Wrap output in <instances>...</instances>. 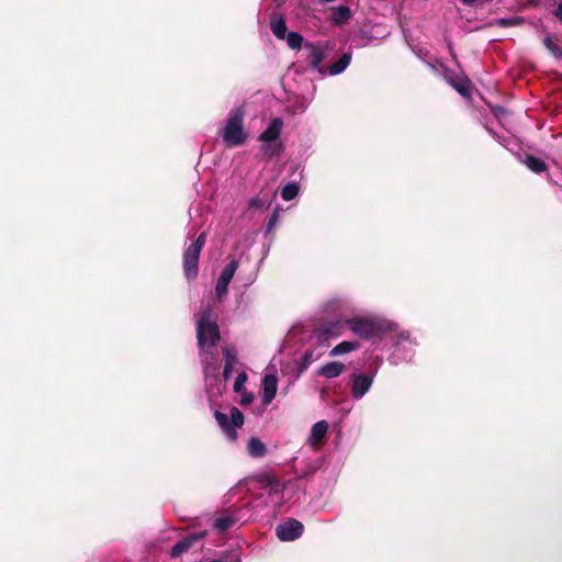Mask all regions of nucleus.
Returning a JSON list of instances; mask_svg holds the SVG:
<instances>
[{
	"mask_svg": "<svg viewBox=\"0 0 562 562\" xmlns=\"http://www.w3.org/2000/svg\"><path fill=\"white\" fill-rule=\"evenodd\" d=\"M279 149H280L279 145L271 144V143H265L261 146V151L263 153V155H266L268 157L274 156L279 151Z\"/></svg>",
	"mask_w": 562,
	"mask_h": 562,
	"instance_id": "35",
	"label": "nucleus"
},
{
	"mask_svg": "<svg viewBox=\"0 0 562 562\" xmlns=\"http://www.w3.org/2000/svg\"><path fill=\"white\" fill-rule=\"evenodd\" d=\"M201 251L195 247H188L183 254V270L188 279L198 276V265Z\"/></svg>",
	"mask_w": 562,
	"mask_h": 562,
	"instance_id": "12",
	"label": "nucleus"
},
{
	"mask_svg": "<svg viewBox=\"0 0 562 562\" xmlns=\"http://www.w3.org/2000/svg\"><path fill=\"white\" fill-rule=\"evenodd\" d=\"M196 317V337L201 361L206 380L215 376L220 370L217 355L213 351L220 340V329L216 322L212 321V308L209 303L201 306Z\"/></svg>",
	"mask_w": 562,
	"mask_h": 562,
	"instance_id": "1",
	"label": "nucleus"
},
{
	"mask_svg": "<svg viewBox=\"0 0 562 562\" xmlns=\"http://www.w3.org/2000/svg\"><path fill=\"white\" fill-rule=\"evenodd\" d=\"M393 351L391 360L397 364L401 361H411L414 356V342L406 331L396 333L391 336Z\"/></svg>",
	"mask_w": 562,
	"mask_h": 562,
	"instance_id": "5",
	"label": "nucleus"
},
{
	"mask_svg": "<svg viewBox=\"0 0 562 562\" xmlns=\"http://www.w3.org/2000/svg\"><path fill=\"white\" fill-rule=\"evenodd\" d=\"M443 77L446 81L451 85L462 97L470 98L471 91H472V85L470 80L462 76V75H456L450 70L443 71Z\"/></svg>",
	"mask_w": 562,
	"mask_h": 562,
	"instance_id": "10",
	"label": "nucleus"
},
{
	"mask_svg": "<svg viewBox=\"0 0 562 562\" xmlns=\"http://www.w3.org/2000/svg\"><path fill=\"white\" fill-rule=\"evenodd\" d=\"M276 220H277V214L274 213V214L272 215V217L270 218V221H269L268 229H271V228L273 227V225H274V223H276Z\"/></svg>",
	"mask_w": 562,
	"mask_h": 562,
	"instance_id": "42",
	"label": "nucleus"
},
{
	"mask_svg": "<svg viewBox=\"0 0 562 562\" xmlns=\"http://www.w3.org/2000/svg\"><path fill=\"white\" fill-rule=\"evenodd\" d=\"M249 206L252 209H265L269 206V201L263 198H252L249 201Z\"/></svg>",
	"mask_w": 562,
	"mask_h": 562,
	"instance_id": "36",
	"label": "nucleus"
},
{
	"mask_svg": "<svg viewBox=\"0 0 562 562\" xmlns=\"http://www.w3.org/2000/svg\"><path fill=\"white\" fill-rule=\"evenodd\" d=\"M215 419L226 438L229 441H235L237 439V429L244 424L243 413L236 407H232L228 415L216 411Z\"/></svg>",
	"mask_w": 562,
	"mask_h": 562,
	"instance_id": "4",
	"label": "nucleus"
},
{
	"mask_svg": "<svg viewBox=\"0 0 562 562\" xmlns=\"http://www.w3.org/2000/svg\"><path fill=\"white\" fill-rule=\"evenodd\" d=\"M278 389V378L276 372H267L262 379V395L261 401L263 405H269L276 397Z\"/></svg>",
	"mask_w": 562,
	"mask_h": 562,
	"instance_id": "13",
	"label": "nucleus"
},
{
	"mask_svg": "<svg viewBox=\"0 0 562 562\" xmlns=\"http://www.w3.org/2000/svg\"><path fill=\"white\" fill-rule=\"evenodd\" d=\"M464 4H468V5H471L473 4L476 0H461Z\"/></svg>",
	"mask_w": 562,
	"mask_h": 562,
	"instance_id": "44",
	"label": "nucleus"
},
{
	"mask_svg": "<svg viewBox=\"0 0 562 562\" xmlns=\"http://www.w3.org/2000/svg\"><path fill=\"white\" fill-rule=\"evenodd\" d=\"M225 366L223 370V379L224 381L228 380L232 376L233 371L238 364L237 355L234 348L227 347L223 351Z\"/></svg>",
	"mask_w": 562,
	"mask_h": 562,
	"instance_id": "19",
	"label": "nucleus"
},
{
	"mask_svg": "<svg viewBox=\"0 0 562 562\" xmlns=\"http://www.w3.org/2000/svg\"><path fill=\"white\" fill-rule=\"evenodd\" d=\"M351 61V53H345L336 63L326 68V75L337 76L342 74Z\"/></svg>",
	"mask_w": 562,
	"mask_h": 562,
	"instance_id": "21",
	"label": "nucleus"
},
{
	"mask_svg": "<svg viewBox=\"0 0 562 562\" xmlns=\"http://www.w3.org/2000/svg\"><path fill=\"white\" fill-rule=\"evenodd\" d=\"M228 284H229V282L225 281L224 279L218 278L216 286H215V294L218 300H222L227 294Z\"/></svg>",
	"mask_w": 562,
	"mask_h": 562,
	"instance_id": "32",
	"label": "nucleus"
},
{
	"mask_svg": "<svg viewBox=\"0 0 562 562\" xmlns=\"http://www.w3.org/2000/svg\"><path fill=\"white\" fill-rule=\"evenodd\" d=\"M305 48L308 50L307 54V64L314 71H317L319 75H326V68L322 66L323 60L327 56V50L322 45L315 44H306Z\"/></svg>",
	"mask_w": 562,
	"mask_h": 562,
	"instance_id": "8",
	"label": "nucleus"
},
{
	"mask_svg": "<svg viewBox=\"0 0 562 562\" xmlns=\"http://www.w3.org/2000/svg\"><path fill=\"white\" fill-rule=\"evenodd\" d=\"M525 22V19L522 16H512V18H501V19H494L490 22L492 26H498V27H512L520 25Z\"/></svg>",
	"mask_w": 562,
	"mask_h": 562,
	"instance_id": "27",
	"label": "nucleus"
},
{
	"mask_svg": "<svg viewBox=\"0 0 562 562\" xmlns=\"http://www.w3.org/2000/svg\"><path fill=\"white\" fill-rule=\"evenodd\" d=\"M238 268V261L233 259L222 270L220 278L224 279L227 282H231L236 270Z\"/></svg>",
	"mask_w": 562,
	"mask_h": 562,
	"instance_id": "30",
	"label": "nucleus"
},
{
	"mask_svg": "<svg viewBox=\"0 0 562 562\" xmlns=\"http://www.w3.org/2000/svg\"><path fill=\"white\" fill-rule=\"evenodd\" d=\"M554 15L562 23V0H560V2L558 3L554 10Z\"/></svg>",
	"mask_w": 562,
	"mask_h": 562,
	"instance_id": "41",
	"label": "nucleus"
},
{
	"mask_svg": "<svg viewBox=\"0 0 562 562\" xmlns=\"http://www.w3.org/2000/svg\"><path fill=\"white\" fill-rule=\"evenodd\" d=\"M492 112L495 115V117H497V119H501L502 116H504L506 114V110L502 106H494L492 109Z\"/></svg>",
	"mask_w": 562,
	"mask_h": 562,
	"instance_id": "40",
	"label": "nucleus"
},
{
	"mask_svg": "<svg viewBox=\"0 0 562 562\" xmlns=\"http://www.w3.org/2000/svg\"><path fill=\"white\" fill-rule=\"evenodd\" d=\"M328 423L326 420H319L313 425L311 435L308 437V443L313 447L319 445L325 438L328 431Z\"/></svg>",
	"mask_w": 562,
	"mask_h": 562,
	"instance_id": "17",
	"label": "nucleus"
},
{
	"mask_svg": "<svg viewBox=\"0 0 562 562\" xmlns=\"http://www.w3.org/2000/svg\"><path fill=\"white\" fill-rule=\"evenodd\" d=\"M334 333V324L324 325L315 329L308 338V346L317 347L326 351L330 345V338Z\"/></svg>",
	"mask_w": 562,
	"mask_h": 562,
	"instance_id": "9",
	"label": "nucleus"
},
{
	"mask_svg": "<svg viewBox=\"0 0 562 562\" xmlns=\"http://www.w3.org/2000/svg\"><path fill=\"white\" fill-rule=\"evenodd\" d=\"M299 184L295 182L286 183L281 190V196L284 201L293 200L299 193Z\"/></svg>",
	"mask_w": 562,
	"mask_h": 562,
	"instance_id": "29",
	"label": "nucleus"
},
{
	"mask_svg": "<svg viewBox=\"0 0 562 562\" xmlns=\"http://www.w3.org/2000/svg\"><path fill=\"white\" fill-rule=\"evenodd\" d=\"M263 487L268 491L269 497L274 505L281 506L283 503L282 493L285 488L284 483L267 475L262 479Z\"/></svg>",
	"mask_w": 562,
	"mask_h": 562,
	"instance_id": "14",
	"label": "nucleus"
},
{
	"mask_svg": "<svg viewBox=\"0 0 562 562\" xmlns=\"http://www.w3.org/2000/svg\"><path fill=\"white\" fill-rule=\"evenodd\" d=\"M205 240H206V234L203 232L199 235V237L195 239V241L190 245V247H195V249L201 251L205 244Z\"/></svg>",
	"mask_w": 562,
	"mask_h": 562,
	"instance_id": "38",
	"label": "nucleus"
},
{
	"mask_svg": "<svg viewBox=\"0 0 562 562\" xmlns=\"http://www.w3.org/2000/svg\"><path fill=\"white\" fill-rule=\"evenodd\" d=\"M286 44L292 49H297L302 46L303 36L297 32H289L285 35Z\"/></svg>",
	"mask_w": 562,
	"mask_h": 562,
	"instance_id": "31",
	"label": "nucleus"
},
{
	"mask_svg": "<svg viewBox=\"0 0 562 562\" xmlns=\"http://www.w3.org/2000/svg\"><path fill=\"white\" fill-rule=\"evenodd\" d=\"M205 536V532H193L189 536L179 540L171 549V557L178 558L186 551H188L194 542L202 539Z\"/></svg>",
	"mask_w": 562,
	"mask_h": 562,
	"instance_id": "15",
	"label": "nucleus"
},
{
	"mask_svg": "<svg viewBox=\"0 0 562 562\" xmlns=\"http://www.w3.org/2000/svg\"><path fill=\"white\" fill-rule=\"evenodd\" d=\"M325 350L317 348V347H311L307 345L303 357H302V364L304 368H307L310 364H312L314 361L319 359L322 355H324Z\"/></svg>",
	"mask_w": 562,
	"mask_h": 562,
	"instance_id": "25",
	"label": "nucleus"
},
{
	"mask_svg": "<svg viewBox=\"0 0 562 562\" xmlns=\"http://www.w3.org/2000/svg\"><path fill=\"white\" fill-rule=\"evenodd\" d=\"M246 451L251 458L260 459L267 454L268 448L259 438L250 437L246 443Z\"/></svg>",
	"mask_w": 562,
	"mask_h": 562,
	"instance_id": "18",
	"label": "nucleus"
},
{
	"mask_svg": "<svg viewBox=\"0 0 562 562\" xmlns=\"http://www.w3.org/2000/svg\"><path fill=\"white\" fill-rule=\"evenodd\" d=\"M247 381V374L246 372H239L235 379V382H234V391L236 393H241L245 390V383Z\"/></svg>",
	"mask_w": 562,
	"mask_h": 562,
	"instance_id": "33",
	"label": "nucleus"
},
{
	"mask_svg": "<svg viewBox=\"0 0 562 562\" xmlns=\"http://www.w3.org/2000/svg\"><path fill=\"white\" fill-rule=\"evenodd\" d=\"M345 370V364L338 361H331L321 367L317 374L327 379L339 376Z\"/></svg>",
	"mask_w": 562,
	"mask_h": 562,
	"instance_id": "20",
	"label": "nucleus"
},
{
	"mask_svg": "<svg viewBox=\"0 0 562 562\" xmlns=\"http://www.w3.org/2000/svg\"><path fill=\"white\" fill-rule=\"evenodd\" d=\"M544 45L555 57H562L561 48L549 36L544 38Z\"/></svg>",
	"mask_w": 562,
	"mask_h": 562,
	"instance_id": "34",
	"label": "nucleus"
},
{
	"mask_svg": "<svg viewBox=\"0 0 562 562\" xmlns=\"http://www.w3.org/2000/svg\"><path fill=\"white\" fill-rule=\"evenodd\" d=\"M345 324L356 336L366 340L381 339L395 327L391 321L374 315L351 317Z\"/></svg>",
	"mask_w": 562,
	"mask_h": 562,
	"instance_id": "2",
	"label": "nucleus"
},
{
	"mask_svg": "<svg viewBox=\"0 0 562 562\" xmlns=\"http://www.w3.org/2000/svg\"><path fill=\"white\" fill-rule=\"evenodd\" d=\"M303 530L304 526L302 522L290 518L278 525L276 533L281 541H293L302 536Z\"/></svg>",
	"mask_w": 562,
	"mask_h": 562,
	"instance_id": "7",
	"label": "nucleus"
},
{
	"mask_svg": "<svg viewBox=\"0 0 562 562\" xmlns=\"http://www.w3.org/2000/svg\"><path fill=\"white\" fill-rule=\"evenodd\" d=\"M238 510L234 509H227L221 513L214 520H213V528L220 532L223 533L226 530L233 528L238 521H239Z\"/></svg>",
	"mask_w": 562,
	"mask_h": 562,
	"instance_id": "11",
	"label": "nucleus"
},
{
	"mask_svg": "<svg viewBox=\"0 0 562 562\" xmlns=\"http://www.w3.org/2000/svg\"><path fill=\"white\" fill-rule=\"evenodd\" d=\"M283 121L274 117L270 121L268 127L261 133L259 139L263 143H272L277 140L281 134Z\"/></svg>",
	"mask_w": 562,
	"mask_h": 562,
	"instance_id": "16",
	"label": "nucleus"
},
{
	"mask_svg": "<svg viewBox=\"0 0 562 562\" xmlns=\"http://www.w3.org/2000/svg\"><path fill=\"white\" fill-rule=\"evenodd\" d=\"M206 387H210L213 385V383H216L217 386H216V392H221V387H222V381L221 379L218 378V371L216 372L215 376H212L210 380H206ZM207 392H211V389H207Z\"/></svg>",
	"mask_w": 562,
	"mask_h": 562,
	"instance_id": "37",
	"label": "nucleus"
},
{
	"mask_svg": "<svg viewBox=\"0 0 562 562\" xmlns=\"http://www.w3.org/2000/svg\"><path fill=\"white\" fill-rule=\"evenodd\" d=\"M270 29H271L273 35L279 40H284L285 35L288 34L286 33L288 27H286L285 20L281 15H278V14H274L271 18Z\"/></svg>",
	"mask_w": 562,
	"mask_h": 562,
	"instance_id": "22",
	"label": "nucleus"
},
{
	"mask_svg": "<svg viewBox=\"0 0 562 562\" xmlns=\"http://www.w3.org/2000/svg\"><path fill=\"white\" fill-rule=\"evenodd\" d=\"M360 347V344L358 341H342L335 346L330 351L329 355L331 357L341 356L348 352H351L353 350H357Z\"/></svg>",
	"mask_w": 562,
	"mask_h": 562,
	"instance_id": "26",
	"label": "nucleus"
},
{
	"mask_svg": "<svg viewBox=\"0 0 562 562\" xmlns=\"http://www.w3.org/2000/svg\"><path fill=\"white\" fill-rule=\"evenodd\" d=\"M222 136L227 147H237L245 143L247 134L244 130V112L240 108L229 111Z\"/></svg>",
	"mask_w": 562,
	"mask_h": 562,
	"instance_id": "3",
	"label": "nucleus"
},
{
	"mask_svg": "<svg viewBox=\"0 0 562 562\" xmlns=\"http://www.w3.org/2000/svg\"><path fill=\"white\" fill-rule=\"evenodd\" d=\"M255 278H256L255 274L249 276V278H248L247 282L245 283V285L251 284L254 282V280H255Z\"/></svg>",
	"mask_w": 562,
	"mask_h": 562,
	"instance_id": "43",
	"label": "nucleus"
},
{
	"mask_svg": "<svg viewBox=\"0 0 562 562\" xmlns=\"http://www.w3.org/2000/svg\"><path fill=\"white\" fill-rule=\"evenodd\" d=\"M374 373L353 372L350 376L351 396L353 400H361L371 389L374 381Z\"/></svg>",
	"mask_w": 562,
	"mask_h": 562,
	"instance_id": "6",
	"label": "nucleus"
},
{
	"mask_svg": "<svg viewBox=\"0 0 562 562\" xmlns=\"http://www.w3.org/2000/svg\"><path fill=\"white\" fill-rule=\"evenodd\" d=\"M525 165L527 166L528 169L537 173L546 170V162L542 159L535 156H527V158L525 159Z\"/></svg>",
	"mask_w": 562,
	"mask_h": 562,
	"instance_id": "28",
	"label": "nucleus"
},
{
	"mask_svg": "<svg viewBox=\"0 0 562 562\" xmlns=\"http://www.w3.org/2000/svg\"><path fill=\"white\" fill-rule=\"evenodd\" d=\"M325 350L317 348V347H311L307 345L303 357H302V364L304 368H307L310 364H312L314 361L319 359L322 355H324Z\"/></svg>",
	"mask_w": 562,
	"mask_h": 562,
	"instance_id": "24",
	"label": "nucleus"
},
{
	"mask_svg": "<svg viewBox=\"0 0 562 562\" xmlns=\"http://www.w3.org/2000/svg\"><path fill=\"white\" fill-rule=\"evenodd\" d=\"M351 18V10L346 5L333 8L330 20L337 25L347 23Z\"/></svg>",
	"mask_w": 562,
	"mask_h": 562,
	"instance_id": "23",
	"label": "nucleus"
},
{
	"mask_svg": "<svg viewBox=\"0 0 562 562\" xmlns=\"http://www.w3.org/2000/svg\"><path fill=\"white\" fill-rule=\"evenodd\" d=\"M241 395V398H240V404L241 405H249L250 403H252L254 401V394L252 393H249V392H241L239 393Z\"/></svg>",
	"mask_w": 562,
	"mask_h": 562,
	"instance_id": "39",
	"label": "nucleus"
}]
</instances>
